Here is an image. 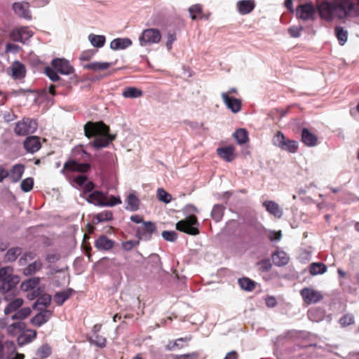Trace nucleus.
<instances>
[{"label":"nucleus","mask_w":359,"mask_h":359,"mask_svg":"<svg viewBox=\"0 0 359 359\" xmlns=\"http://www.w3.org/2000/svg\"><path fill=\"white\" fill-rule=\"evenodd\" d=\"M263 206L266 208V210L276 217L280 218L283 215V211L280 208L278 203L273 201H266L263 203Z\"/></svg>","instance_id":"obj_26"},{"label":"nucleus","mask_w":359,"mask_h":359,"mask_svg":"<svg viewBox=\"0 0 359 359\" xmlns=\"http://www.w3.org/2000/svg\"><path fill=\"white\" fill-rule=\"evenodd\" d=\"M34 185V180L32 177H27L21 182L20 187L25 192L30 191Z\"/></svg>","instance_id":"obj_50"},{"label":"nucleus","mask_w":359,"mask_h":359,"mask_svg":"<svg viewBox=\"0 0 359 359\" xmlns=\"http://www.w3.org/2000/svg\"><path fill=\"white\" fill-rule=\"evenodd\" d=\"M22 252V249L20 247H13L9 248L4 256V262H13L15 261Z\"/></svg>","instance_id":"obj_30"},{"label":"nucleus","mask_w":359,"mask_h":359,"mask_svg":"<svg viewBox=\"0 0 359 359\" xmlns=\"http://www.w3.org/2000/svg\"><path fill=\"white\" fill-rule=\"evenodd\" d=\"M38 309L41 310V312L31 319V323L36 327H40L49 320L52 316V311L42 308Z\"/></svg>","instance_id":"obj_19"},{"label":"nucleus","mask_w":359,"mask_h":359,"mask_svg":"<svg viewBox=\"0 0 359 359\" xmlns=\"http://www.w3.org/2000/svg\"><path fill=\"white\" fill-rule=\"evenodd\" d=\"M257 266L259 268V271H260L261 272H267L270 271L272 267L271 262L269 259H262L259 261V262H257Z\"/></svg>","instance_id":"obj_52"},{"label":"nucleus","mask_w":359,"mask_h":359,"mask_svg":"<svg viewBox=\"0 0 359 359\" xmlns=\"http://www.w3.org/2000/svg\"><path fill=\"white\" fill-rule=\"evenodd\" d=\"M140 245V241H128L121 243L122 248L126 251H130Z\"/></svg>","instance_id":"obj_55"},{"label":"nucleus","mask_w":359,"mask_h":359,"mask_svg":"<svg viewBox=\"0 0 359 359\" xmlns=\"http://www.w3.org/2000/svg\"><path fill=\"white\" fill-rule=\"evenodd\" d=\"M111 66V63L107 62H93L83 65V68L86 69H90L93 71H103L109 69Z\"/></svg>","instance_id":"obj_33"},{"label":"nucleus","mask_w":359,"mask_h":359,"mask_svg":"<svg viewBox=\"0 0 359 359\" xmlns=\"http://www.w3.org/2000/svg\"><path fill=\"white\" fill-rule=\"evenodd\" d=\"M302 30V28L301 27H291L288 29V33L292 37L297 38L300 36Z\"/></svg>","instance_id":"obj_60"},{"label":"nucleus","mask_w":359,"mask_h":359,"mask_svg":"<svg viewBox=\"0 0 359 359\" xmlns=\"http://www.w3.org/2000/svg\"><path fill=\"white\" fill-rule=\"evenodd\" d=\"M60 258V255L57 253L48 254L46 257V261L49 263H54L58 261Z\"/></svg>","instance_id":"obj_63"},{"label":"nucleus","mask_w":359,"mask_h":359,"mask_svg":"<svg viewBox=\"0 0 359 359\" xmlns=\"http://www.w3.org/2000/svg\"><path fill=\"white\" fill-rule=\"evenodd\" d=\"M35 257V255L32 252H25L22 257H20L19 260V263L21 265H23L26 263L27 258L29 259H33Z\"/></svg>","instance_id":"obj_61"},{"label":"nucleus","mask_w":359,"mask_h":359,"mask_svg":"<svg viewBox=\"0 0 359 359\" xmlns=\"http://www.w3.org/2000/svg\"><path fill=\"white\" fill-rule=\"evenodd\" d=\"M266 304L269 308H273L276 306L277 302L275 297L269 296L265 299Z\"/></svg>","instance_id":"obj_64"},{"label":"nucleus","mask_w":359,"mask_h":359,"mask_svg":"<svg viewBox=\"0 0 359 359\" xmlns=\"http://www.w3.org/2000/svg\"><path fill=\"white\" fill-rule=\"evenodd\" d=\"M87 200L97 206L112 207L122 203L120 197L111 196L108 198L107 194L100 191H95L90 194Z\"/></svg>","instance_id":"obj_4"},{"label":"nucleus","mask_w":359,"mask_h":359,"mask_svg":"<svg viewBox=\"0 0 359 359\" xmlns=\"http://www.w3.org/2000/svg\"><path fill=\"white\" fill-rule=\"evenodd\" d=\"M336 37L341 46H344L348 39V32L343 27L337 26L334 28Z\"/></svg>","instance_id":"obj_39"},{"label":"nucleus","mask_w":359,"mask_h":359,"mask_svg":"<svg viewBox=\"0 0 359 359\" xmlns=\"http://www.w3.org/2000/svg\"><path fill=\"white\" fill-rule=\"evenodd\" d=\"M189 12L192 20L202 18L203 6L201 4H194L189 7Z\"/></svg>","instance_id":"obj_41"},{"label":"nucleus","mask_w":359,"mask_h":359,"mask_svg":"<svg viewBox=\"0 0 359 359\" xmlns=\"http://www.w3.org/2000/svg\"><path fill=\"white\" fill-rule=\"evenodd\" d=\"M7 72L15 80L24 79L26 76V67L19 61L13 62Z\"/></svg>","instance_id":"obj_14"},{"label":"nucleus","mask_w":359,"mask_h":359,"mask_svg":"<svg viewBox=\"0 0 359 359\" xmlns=\"http://www.w3.org/2000/svg\"><path fill=\"white\" fill-rule=\"evenodd\" d=\"M113 219V213L110 210H104L95 215L93 217V222L98 224L102 222H108Z\"/></svg>","instance_id":"obj_35"},{"label":"nucleus","mask_w":359,"mask_h":359,"mask_svg":"<svg viewBox=\"0 0 359 359\" xmlns=\"http://www.w3.org/2000/svg\"><path fill=\"white\" fill-rule=\"evenodd\" d=\"M25 328V325L22 323L17 322L11 324L8 327V332L11 333L12 334H15L18 332L21 331Z\"/></svg>","instance_id":"obj_54"},{"label":"nucleus","mask_w":359,"mask_h":359,"mask_svg":"<svg viewBox=\"0 0 359 359\" xmlns=\"http://www.w3.org/2000/svg\"><path fill=\"white\" fill-rule=\"evenodd\" d=\"M238 12L242 15H246L252 11L255 7L254 0H241L236 4Z\"/></svg>","instance_id":"obj_24"},{"label":"nucleus","mask_w":359,"mask_h":359,"mask_svg":"<svg viewBox=\"0 0 359 359\" xmlns=\"http://www.w3.org/2000/svg\"><path fill=\"white\" fill-rule=\"evenodd\" d=\"M25 149L29 153H34L40 149L41 144L38 136H28L23 142Z\"/></svg>","instance_id":"obj_21"},{"label":"nucleus","mask_w":359,"mask_h":359,"mask_svg":"<svg viewBox=\"0 0 359 359\" xmlns=\"http://www.w3.org/2000/svg\"><path fill=\"white\" fill-rule=\"evenodd\" d=\"M115 245V241L105 235L100 236L95 241V247L100 251H109Z\"/></svg>","instance_id":"obj_18"},{"label":"nucleus","mask_w":359,"mask_h":359,"mask_svg":"<svg viewBox=\"0 0 359 359\" xmlns=\"http://www.w3.org/2000/svg\"><path fill=\"white\" fill-rule=\"evenodd\" d=\"M12 7L15 13L20 18L27 20H30L32 19L29 4L28 2H15Z\"/></svg>","instance_id":"obj_13"},{"label":"nucleus","mask_w":359,"mask_h":359,"mask_svg":"<svg viewBox=\"0 0 359 359\" xmlns=\"http://www.w3.org/2000/svg\"><path fill=\"white\" fill-rule=\"evenodd\" d=\"M90 340L93 344L100 348H103L106 346V338L100 335L99 334H93Z\"/></svg>","instance_id":"obj_51"},{"label":"nucleus","mask_w":359,"mask_h":359,"mask_svg":"<svg viewBox=\"0 0 359 359\" xmlns=\"http://www.w3.org/2000/svg\"><path fill=\"white\" fill-rule=\"evenodd\" d=\"M39 278H30L26 282L22 283V287L26 290H32L39 284Z\"/></svg>","instance_id":"obj_53"},{"label":"nucleus","mask_w":359,"mask_h":359,"mask_svg":"<svg viewBox=\"0 0 359 359\" xmlns=\"http://www.w3.org/2000/svg\"><path fill=\"white\" fill-rule=\"evenodd\" d=\"M225 207L221 204H216L213 206L211 212V217L215 222H219L222 220Z\"/></svg>","instance_id":"obj_38"},{"label":"nucleus","mask_w":359,"mask_h":359,"mask_svg":"<svg viewBox=\"0 0 359 359\" xmlns=\"http://www.w3.org/2000/svg\"><path fill=\"white\" fill-rule=\"evenodd\" d=\"M134 229L135 230V236L139 241H149L152 238V234L156 232V225L152 222H145Z\"/></svg>","instance_id":"obj_9"},{"label":"nucleus","mask_w":359,"mask_h":359,"mask_svg":"<svg viewBox=\"0 0 359 359\" xmlns=\"http://www.w3.org/2000/svg\"><path fill=\"white\" fill-rule=\"evenodd\" d=\"M132 44V41L128 38H117L111 41L110 47L113 50H123Z\"/></svg>","instance_id":"obj_28"},{"label":"nucleus","mask_w":359,"mask_h":359,"mask_svg":"<svg viewBox=\"0 0 359 359\" xmlns=\"http://www.w3.org/2000/svg\"><path fill=\"white\" fill-rule=\"evenodd\" d=\"M221 97L226 105L233 113H237L241 109V101L239 99L229 96V93H222Z\"/></svg>","instance_id":"obj_20"},{"label":"nucleus","mask_w":359,"mask_h":359,"mask_svg":"<svg viewBox=\"0 0 359 359\" xmlns=\"http://www.w3.org/2000/svg\"><path fill=\"white\" fill-rule=\"evenodd\" d=\"M272 259L275 265L283 266L289 262L290 257L286 252L277 251L272 255Z\"/></svg>","instance_id":"obj_27"},{"label":"nucleus","mask_w":359,"mask_h":359,"mask_svg":"<svg viewBox=\"0 0 359 359\" xmlns=\"http://www.w3.org/2000/svg\"><path fill=\"white\" fill-rule=\"evenodd\" d=\"M20 282L18 276L13 274V269L10 266L0 269V292L2 294L11 291Z\"/></svg>","instance_id":"obj_3"},{"label":"nucleus","mask_w":359,"mask_h":359,"mask_svg":"<svg viewBox=\"0 0 359 359\" xmlns=\"http://www.w3.org/2000/svg\"><path fill=\"white\" fill-rule=\"evenodd\" d=\"M88 39L91 44L97 48H101L105 43V37L102 35H95L91 34L89 35Z\"/></svg>","instance_id":"obj_43"},{"label":"nucleus","mask_w":359,"mask_h":359,"mask_svg":"<svg viewBox=\"0 0 359 359\" xmlns=\"http://www.w3.org/2000/svg\"><path fill=\"white\" fill-rule=\"evenodd\" d=\"M355 320L354 317L351 313H346L339 320V323L342 327H346L351 325L354 324Z\"/></svg>","instance_id":"obj_46"},{"label":"nucleus","mask_w":359,"mask_h":359,"mask_svg":"<svg viewBox=\"0 0 359 359\" xmlns=\"http://www.w3.org/2000/svg\"><path fill=\"white\" fill-rule=\"evenodd\" d=\"M53 68L57 72L62 74H70L73 72V67L69 65V62L65 59L56 58L53 60L51 62Z\"/></svg>","instance_id":"obj_16"},{"label":"nucleus","mask_w":359,"mask_h":359,"mask_svg":"<svg viewBox=\"0 0 359 359\" xmlns=\"http://www.w3.org/2000/svg\"><path fill=\"white\" fill-rule=\"evenodd\" d=\"M201 354L198 351L191 352L184 355H177L174 359H204Z\"/></svg>","instance_id":"obj_49"},{"label":"nucleus","mask_w":359,"mask_h":359,"mask_svg":"<svg viewBox=\"0 0 359 359\" xmlns=\"http://www.w3.org/2000/svg\"><path fill=\"white\" fill-rule=\"evenodd\" d=\"M318 11L320 16L326 20L331 21L333 19L332 1H323L318 5Z\"/></svg>","instance_id":"obj_22"},{"label":"nucleus","mask_w":359,"mask_h":359,"mask_svg":"<svg viewBox=\"0 0 359 359\" xmlns=\"http://www.w3.org/2000/svg\"><path fill=\"white\" fill-rule=\"evenodd\" d=\"M96 50H87L85 51H83L80 55V60H84V61H88L90 60L93 55L95 54Z\"/></svg>","instance_id":"obj_59"},{"label":"nucleus","mask_w":359,"mask_h":359,"mask_svg":"<svg viewBox=\"0 0 359 359\" xmlns=\"http://www.w3.org/2000/svg\"><path fill=\"white\" fill-rule=\"evenodd\" d=\"M74 290L72 289H68L67 290L57 292L54 295V302L58 305L61 306L64 302L67 300L73 294Z\"/></svg>","instance_id":"obj_31"},{"label":"nucleus","mask_w":359,"mask_h":359,"mask_svg":"<svg viewBox=\"0 0 359 359\" xmlns=\"http://www.w3.org/2000/svg\"><path fill=\"white\" fill-rule=\"evenodd\" d=\"M51 297L48 294H43L39 297L36 302L34 304L33 308L38 309L40 308L39 306H43L44 308H46L50 303Z\"/></svg>","instance_id":"obj_45"},{"label":"nucleus","mask_w":359,"mask_h":359,"mask_svg":"<svg viewBox=\"0 0 359 359\" xmlns=\"http://www.w3.org/2000/svg\"><path fill=\"white\" fill-rule=\"evenodd\" d=\"M23 304V299L21 298H16L10 302L4 309L5 315H9L13 312H17Z\"/></svg>","instance_id":"obj_32"},{"label":"nucleus","mask_w":359,"mask_h":359,"mask_svg":"<svg viewBox=\"0 0 359 359\" xmlns=\"http://www.w3.org/2000/svg\"><path fill=\"white\" fill-rule=\"evenodd\" d=\"M233 136L239 144H243L248 141V134L245 129L241 128L236 130Z\"/></svg>","instance_id":"obj_42"},{"label":"nucleus","mask_w":359,"mask_h":359,"mask_svg":"<svg viewBox=\"0 0 359 359\" xmlns=\"http://www.w3.org/2000/svg\"><path fill=\"white\" fill-rule=\"evenodd\" d=\"M25 171V166L22 164H16L13 166L10 172H8V176L11 182L16 183L22 177Z\"/></svg>","instance_id":"obj_25"},{"label":"nucleus","mask_w":359,"mask_h":359,"mask_svg":"<svg viewBox=\"0 0 359 359\" xmlns=\"http://www.w3.org/2000/svg\"><path fill=\"white\" fill-rule=\"evenodd\" d=\"M300 294L306 304H316L321 301L323 294L312 288L304 287L300 291Z\"/></svg>","instance_id":"obj_11"},{"label":"nucleus","mask_w":359,"mask_h":359,"mask_svg":"<svg viewBox=\"0 0 359 359\" xmlns=\"http://www.w3.org/2000/svg\"><path fill=\"white\" fill-rule=\"evenodd\" d=\"M41 268L42 263L40 261H35L24 269L23 273L25 276H31L39 271Z\"/></svg>","instance_id":"obj_40"},{"label":"nucleus","mask_w":359,"mask_h":359,"mask_svg":"<svg viewBox=\"0 0 359 359\" xmlns=\"http://www.w3.org/2000/svg\"><path fill=\"white\" fill-rule=\"evenodd\" d=\"M142 91L136 87H126L122 92V96L126 98H137L142 97Z\"/></svg>","instance_id":"obj_34"},{"label":"nucleus","mask_w":359,"mask_h":359,"mask_svg":"<svg viewBox=\"0 0 359 359\" xmlns=\"http://www.w3.org/2000/svg\"><path fill=\"white\" fill-rule=\"evenodd\" d=\"M33 36V32L27 27L15 28L10 34V38L13 41L25 43Z\"/></svg>","instance_id":"obj_10"},{"label":"nucleus","mask_w":359,"mask_h":359,"mask_svg":"<svg viewBox=\"0 0 359 359\" xmlns=\"http://www.w3.org/2000/svg\"><path fill=\"white\" fill-rule=\"evenodd\" d=\"M45 70H46V75L53 81H56L60 79V77L57 74V72L54 68L52 69V68L48 67L46 68Z\"/></svg>","instance_id":"obj_57"},{"label":"nucleus","mask_w":359,"mask_h":359,"mask_svg":"<svg viewBox=\"0 0 359 359\" xmlns=\"http://www.w3.org/2000/svg\"><path fill=\"white\" fill-rule=\"evenodd\" d=\"M302 141L307 147H314L318 142L317 136L304 128L302 130Z\"/></svg>","instance_id":"obj_23"},{"label":"nucleus","mask_w":359,"mask_h":359,"mask_svg":"<svg viewBox=\"0 0 359 359\" xmlns=\"http://www.w3.org/2000/svg\"><path fill=\"white\" fill-rule=\"evenodd\" d=\"M36 354L41 359L46 358L51 354V347L48 344H43L39 348Z\"/></svg>","instance_id":"obj_47"},{"label":"nucleus","mask_w":359,"mask_h":359,"mask_svg":"<svg viewBox=\"0 0 359 359\" xmlns=\"http://www.w3.org/2000/svg\"><path fill=\"white\" fill-rule=\"evenodd\" d=\"M161 33L158 29L149 28L144 29L139 37L141 46H150L161 41Z\"/></svg>","instance_id":"obj_8"},{"label":"nucleus","mask_w":359,"mask_h":359,"mask_svg":"<svg viewBox=\"0 0 359 359\" xmlns=\"http://www.w3.org/2000/svg\"><path fill=\"white\" fill-rule=\"evenodd\" d=\"M238 282L240 287L245 291L251 292L256 287V283L254 280L250 279L249 278H241L238 279Z\"/></svg>","instance_id":"obj_37"},{"label":"nucleus","mask_w":359,"mask_h":359,"mask_svg":"<svg viewBox=\"0 0 359 359\" xmlns=\"http://www.w3.org/2000/svg\"><path fill=\"white\" fill-rule=\"evenodd\" d=\"M157 197L159 201L165 203H169L172 200V196L162 188L157 190Z\"/></svg>","instance_id":"obj_48"},{"label":"nucleus","mask_w":359,"mask_h":359,"mask_svg":"<svg viewBox=\"0 0 359 359\" xmlns=\"http://www.w3.org/2000/svg\"><path fill=\"white\" fill-rule=\"evenodd\" d=\"M87 176L84 175H81L76 177L74 179V182L77 184L79 187L83 186L87 181Z\"/></svg>","instance_id":"obj_62"},{"label":"nucleus","mask_w":359,"mask_h":359,"mask_svg":"<svg viewBox=\"0 0 359 359\" xmlns=\"http://www.w3.org/2000/svg\"><path fill=\"white\" fill-rule=\"evenodd\" d=\"M90 168L89 163H80L75 161H69L66 162L63 166L62 172L65 173L67 171L79 172L85 173L87 172Z\"/></svg>","instance_id":"obj_15"},{"label":"nucleus","mask_w":359,"mask_h":359,"mask_svg":"<svg viewBox=\"0 0 359 359\" xmlns=\"http://www.w3.org/2000/svg\"><path fill=\"white\" fill-rule=\"evenodd\" d=\"M83 130L86 137L95 138L89 145L96 150L108 147L116 137V135L110 134L109 127L103 121H88Z\"/></svg>","instance_id":"obj_1"},{"label":"nucleus","mask_w":359,"mask_h":359,"mask_svg":"<svg viewBox=\"0 0 359 359\" xmlns=\"http://www.w3.org/2000/svg\"><path fill=\"white\" fill-rule=\"evenodd\" d=\"M327 271V266L321 262H313L309 266V272L313 276L323 274Z\"/></svg>","instance_id":"obj_36"},{"label":"nucleus","mask_w":359,"mask_h":359,"mask_svg":"<svg viewBox=\"0 0 359 359\" xmlns=\"http://www.w3.org/2000/svg\"><path fill=\"white\" fill-rule=\"evenodd\" d=\"M176 39V33L175 32H168L166 47L169 50L172 49V43Z\"/></svg>","instance_id":"obj_58"},{"label":"nucleus","mask_w":359,"mask_h":359,"mask_svg":"<svg viewBox=\"0 0 359 359\" xmlns=\"http://www.w3.org/2000/svg\"><path fill=\"white\" fill-rule=\"evenodd\" d=\"M352 0L332 1L333 16L344 20L348 16L359 15V8Z\"/></svg>","instance_id":"obj_2"},{"label":"nucleus","mask_w":359,"mask_h":359,"mask_svg":"<svg viewBox=\"0 0 359 359\" xmlns=\"http://www.w3.org/2000/svg\"><path fill=\"white\" fill-rule=\"evenodd\" d=\"M273 143L282 150L292 154L296 153L299 148V144L297 141L285 138L283 133L280 131H278L274 136Z\"/></svg>","instance_id":"obj_7"},{"label":"nucleus","mask_w":359,"mask_h":359,"mask_svg":"<svg viewBox=\"0 0 359 359\" xmlns=\"http://www.w3.org/2000/svg\"><path fill=\"white\" fill-rule=\"evenodd\" d=\"M217 154L226 162L233 161L237 156L236 148L233 145L219 147L217 149Z\"/></svg>","instance_id":"obj_17"},{"label":"nucleus","mask_w":359,"mask_h":359,"mask_svg":"<svg viewBox=\"0 0 359 359\" xmlns=\"http://www.w3.org/2000/svg\"><path fill=\"white\" fill-rule=\"evenodd\" d=\"M127 210L137 211L140 208V199L135 194H130L126 200Z\"/></svg>","instance_id":"obj_29"},{"label":"nucleus","mask_w":359,"mask_h":359,"mask_svg":"<svg viewBox=\"0 0 359 359\" xmlns=\"http://www.w3.org/2000/svg\"><path fill=\"white\" fill-rule=\"evenodd\" d=\"M198 226H199V222L196 216L190 215L185 219L177 222L175 227L177 231L189 235L196 236L199 234Z\"/></svg>","instance_id":"obj_5"},{"label":"nucleus","mask_w":359,"mask_h":359,"mask_svg":"<svg viewBox=\"0 0 359 359\" xmlns=\"http://www.w3.org/2000/svg\"><path fill=\"white\" fill-rule=\"evenodd\" d=\"M31 309L29 307H24L15 312L12 316L11 318L13 320H23L27 318L31 314Z\"/></svg>","instance_id":"obj_44"},{"label":"nucleus","mask_w":359,"mask_h":359,"mask_svg":"<svg viewBox=\"0 0 359 359\" xmlns=\"http://www.w3.org/2000/svg\"><path fill=\"white\" fill-rule=\"evenodd\" d=\"M38 124L36 120L25 117L16 123L14 132L18 136H25L35 133Z\"/></svg>","instance_id":"obj_6"},{"label":"nucleus","mask_w":359,"mask_h":359,"mask_svg":"<svg viewBox=\"0 0 359 359\" xmlns=\"http://www.w3.org/2000/svg\"><path fill=\"white\" fill-rule=\"evenodd\" d=\"M315 13L316 8L312 4H302L297 8V16L303 20L313 19Z\"/></svg>","instance_id":"obj_12"},{"label":"nucleus","mask_w":359,"mask_h":359,"mask_svg":"<svg viewBox=\"0 0 359 359\" xmlns=\"http://www.w3.org/2000/svg\"><path fill=\"white\" fill-rule=\"evenodd\" d=\"M162 237L168 241L175 242L177 238V233L174 231H163Z\"/></svg>","instance_id":"obj_56"}]
</instances>
